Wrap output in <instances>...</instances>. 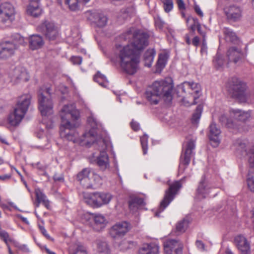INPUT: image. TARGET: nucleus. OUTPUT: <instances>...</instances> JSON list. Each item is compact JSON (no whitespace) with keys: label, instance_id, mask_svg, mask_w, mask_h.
I'll return each instance as SVG.
<instances>
[{"label":"nucleus","instance_id":"nucleus-1","mask_svg":"<svg viewBox=\"0 0 254 254\" xmlns=\"http://www.w3.org/2000/svg\"><path fill=\"white\" fill-rule=\"evenodd\" d=\"M79 116V112L73 104L64 106L61 112L60 134L69 141L88 146L94 142L97 134L95 129L100 127L101 124L94 116L91 115L88 118L87 122L91 129L79 136L78 133L74 129L78 126L76 121Z\"/></svg>","mask_w":254,"mask_h":254},{"label":"nucleus","instance_id":"nucleus-2","mask_svg":"<svg viewBox=\"0 0 254 254\" xmlns=\"http://www.w3.org/2000/svg\"><path fill=\"white\" fill-rule=\"evenodd\" d=\"M132 38L130 44L117 47V53L122 69L129 74H134L137 70L139 51L148 44L147 35L130 28L124 35L125 40Z\"/></svg>","mask_w":254,"mask_h":254},{"label":"nucleus","instance_id":"nucleus-3","mask_svg":"<svg viewBox=\"0 0 254 254\" xmlns=\"http://www.w3.org/2000/svg\"><path fill=\"white\" fill-rule=\"evenodd\" d=\"M173 84L165 80H156L146 89L145 95L146 100L151 104H157L161 99L166 103L172 100Z\"/></svg>","mask_w":254,"mask_h":254},{"label":"nucleus","instance_id":"nucleus-4","mask_svg":"<svg viewBox=\"0 0 254 254\" xmlns=\"http://www.w3.org/2000/svg\"><path fill=\"white\" fill-rule=\"evenodd\" d=\"M51 88L43 86L38 91V109L43 117V122L47 129L54 127L53 122L50 120L47 121L46 118L53 113V103L51 97Z\"/></svg>","mask_w":254,"mask_h":254},{"label":"nucleus","instance_id":"nucleus-5","mask_svg":"<svg viewBox=\"0 0 254 254\" xmlns=\"http://www.w3.org/2000/svg\"><path fill=\"white\" fill-rule=\"evenodd\" d=\"M230 93L242 103H251L254 100V93L248 89L246 83L237 77L230 81Z\"/></svg>","mask_w":254,"mask_h":254},{"label":"nucleus","instance_id":"nucleus-6","mask_svg":"<svg viewBox=\"0 0 254 254\" xmlns=\"http://www.w3.org/2000/svg\"><path fill=\"white\" fill-rule=\"evenodd\" d=\"M32 96L24 94L19 97L16 106L8 118V122L12 126H17L26 113L31 103Z\"/></svg>","mask_w":254,"mask_h":254},{"label":"nucleus","instance_id":"nucleus-7","mask_svg":"<svg viewBox=\"0 0 254 254\" xmlns=\"http://www.w3.org/2000/svg\"><path fill=\"white\" fill-rule=\"evenodd\" d=\"M83 199L88 205L94 208H98L108 204L112 199V195L104 192L84 193Z\"/></svg>","mask_w":254,"mask_h":254},{"label":"nucleus","instance_id":"nucleus-8","mask_svg":"<svg viewBox=\"0 0 254 254\" xmlns=\"http://www.w3.org/2000/svg\"><path fill=\"white\" fill-rule=\"evenodd\" d=\"M194 138L188 139L183 145L182 152L180 157V163L179 167V172L183 174L186 168L190 163V158L193 154L195 149Z\"/></svg>","mask_w":254,"mask_h":254},{"label":"nucleus","instance_id":"nucleus-9","mask_svg":"<svg viewBox=\"0 0 254 254\" xmlns=\"http://www.w3.org/2000/svg\"><path fill=\"white\" fill-rule=\"evenodd\" d=\"M182 184L180 181H176L171 184L169 189L166 190L163 200L161 201L158 211L155 213V216H160V213L163 211L170 202L174 199L179 190L181 188Z\"/></svg>","mask_w":254,"mask_h":254},{"label":"nucleus","instance_id":"nucleus-10","mask_svg":"<svg viewBox=\"0 0 254 254\" xmlns=\"http://www.w3.org/2000/svg\"><path fill=\"white\" fill-rule=\"evenodd\" d=\"M130 224L126 222H119L113 225L109 230V234L113 239L124 236L130 230Z\"/></svg>","mask_w":254,"mask_h":254},{"label":"nucleus","instance_id":"nucleus-11","mask_svg":"<svg viewBox=\"0 0 254 254\" xmlns=\"http://www.w3.org/2000/svg\"><path fill=\"white\" fill-rule=\"evenodd\" d=\"M15 10L9 2H4L0 5V20L2 22H11L14 18Z\"/></svg>","mask_w":254,"mask_h":254},{"label":"nucleus","instance_id":"nucleus-12","mask_svg":"<svg viewBox=\"0 0 254 254\" xmlns=\"http://www.w3.org/2000/svg\"><path fill=\"white\" fill-rule=\"evenodd\" d=\"M17 48V44L14 41H5L0 44V59H6L11 57Z\"/></svg>","mask_w":254,"mask_h":254},{"label":"nucleus","instance_id":"nucleus-13","mask_svg":"<svg viewBox=\"0 0 254 254\" xmlns=\"http://www.w3.org/2000/svg\"><path fill=\"white\" fill-rule=\"evenodd\" d=\"M163 246L166 254H182L183 245L179 241L168 239L164 242Z\"/></svg>","mask_w":254,"mask_h":254},{"label":"nucleus","instance_id":"nucleus-14","mask_svg":"<svg viewBox=\"0 0 254 254\" xmlns=\"http://www.w3.org/2000/svg\"><path fill=\"white\" fill-rule=\"evenodd\" d=\"M9 76L11 78V81L14 83L20 81H27L29 79L28 72L24 67L22 66L15 67L9 72Z\"/></svg>","mask_w":254,"mask_h":254},{"label":"nucleus","instance_id":"nucleus-15","mask_svg":"<svg viewBox=\"0 0 254 254\" xmlns=\"http://www.w3.org/2000/svg\"><path fill=\"white\" fill-rule=\"evenodd\" d=\"M182 90L185 92H188L190 94H194L193 96V104H196V100L199 98L201 92L200 85L193 81L184 82L182 85Z\"/></svg>","mask_w":254,"mask_h":254},{"label":"nucleus","instance_id":"nucleus-16","mask_svg":"<svg viewBox=\"0 0 254 254\" xmlns=\"http://www.w3.org/2000/svg\"><path fill=\"white\" fill-rule=\"evenodd\" d=\"M43 32L49 40H54L59 35L57 26L52 22L45 21L42 25Z\"/></svg>","mask_w":254,"mask_h":254},{"label":"nucleus","instance_id":"nucleus-17","mask_svg":"<svg viewBox=\"0 0 254 254\" xmlns=\"http://www.w3.org/2000/svg\"><path fill=\"white\" fill-rule=\"evenodd\" d=\"M227 18L233 21L239 20L242 16V10L237 5H231L224 9Z\"/></svg>","mask_w":254,"mask_h":254},{"label":"nucleus","instance_id":"nucleus-18","mask_svg":"<svg viewBox=\"0 0 254 254\" xmlns=\"http://www.w3.org/2000/svg\"><path fill=\"white\" fill-rule=\"evenodd\" d=\"M88 19L99 27H104L107 23V17L103 14L96 11H88Z\"/></svg>","mask_w":254,"mask_h":254},{"label":"nucleus","instance_id":"nucleus-19","mask_svg":"<svg viewBox=\"0 0 254 254\" xmlns=\"http://www.w3.org/2000/svg\"><path fill=\"white\" fill-rule=\"evenodd\" d=\"M91 171L88 168H85L77 175V180L83 187L88 189L92 187L91 178Z\"/></svg>","mask_w":254,"mask_h":254},{"label":"nucleus","instance_id":"nucleus-20","mask_svg":"<svg viewBox=\"0 0 254 254\" xmlns=\"http://www.w3.org/2000/svg\"><path fill=\"white\" fill-rule=\"evenodd\" d=\"M235 244L242 254H248L250 251V244L247 239L242 235H239L235 237Z\"/></svg>","mask_w":254,"mask_h":254},{"label":"nucleus","instance_id":"nucleus-21","mask_svg":"<svg viewBox=\"0 0 254 254\" xmlns=\"http://www.w3.org/2000/svg\"><path fill=\"white\" fill-rule=\"evenodd\" d=\"M220 133V130L216 127V124L212 123L209 126L208 136L213 146L216 147L219 144Z\"/></svg>","mask_w":254,"mask_h":254},{"label":"nucleus","instance_id":"nucleus-22","mask_svg":"<svg viewBox=\"0 0 254 254\" xmlns=\"http://www.w3.org/2000/svg\"><path fill=\"white\" fill-rule=\"evenodd\" d=\"M211 189L210 184L206 180L205 178L203 177L199 183L197 189V194L202 198H205L210 193Z\"/></svg>","mask_w":254,"mask_h":254},{"label":"nucleus","instance_id":"nucleus-23","mask_svg":"<svg viewBox=\"0 0 254 254\" xmlns=\"http://www.w3.org/2000/svg\"><path fill=\"white\" fill-rule=\"evenodd\" d=\"M100 143L103 146V148L102 150L100 151L99 156L97 158L96 163L101 169L104 170L109 166V158L106 152L104 151L106 148L104 142L102 140Z\"/></svg>","mask_w":254,"mask_h":254},{"label":"nucleus","instance_id":"nucleus-24","mask_svg":"<svg viewBox=\"0 0 254 254\" xmlns=\"http://www.w3.org/2000/svg\"><path fill=\"white\" fill-rule=\"evenodd\" d=\"M159 246L155 243L145 244L138 250V254H158Z\"/></svg>","mask_w":254,"mask_h":254},{"label":"nucleus","instance_id":"nucleus-25","mask_svg":"<svg viewBox=\"0 0 254 254\" xmlns=\"http://www.w3.org/2000/svg\"><path fill=\"white\" fill-rule=\"evenodd\" d=\"M35 194L36 196V202L35 203V206L36 207H38L41 203L47 208L50 209V202L48 199L47 198V196L45 195V194L42 191V190L36 188L35 190Z\"/></svg>","mask_w":254,"mask_h":254},{"label":"nucleus","instance_id":"nucleus-26","mask_svg":"<svg viewBox=\"0 0 254 254\" xmlns=\"http://www.w3.org/2000/svg\"><path fill=\"white\" fill-rule=\"evenodd\" d=\"M231 116L235 119L245 122L250 118V114L248 112L243 111L239 109H232L230 111Z\"/></svg>","mask_w":254,"mask_h":254},{"label":"nucleus","instance_id":"nucleus-27","mask_svg":"<svg viewBox=\"0 0 254 254\" xmlns=\"http://www.w3.org/2000/svg\"><path fill=\"white\" fill-rule=\"evenodd\" d=\"M93 229L97 231H100L104 229L106 224V219L105 217L101 214H95L94 217Z\"/></svg>","mask_w":254,"mask_h":254},{"label":"nucleus","instance_id":"nucleus-28","mask_svg":"<svg viewBox=\"0 0 254 254\" xmlns=\"http://www.w3.org/2000/svg\"><path fill=\"white\" fill-rule=\"evenodd\" d=\"M242 50L236 47H231L227 52V56L230 62L237 63L241 58Z\"/></svg>","mask_w":254,"mask_h":254},{"label":"nucleus","instance_id":"nucleus-29","mask_svg":"<svg viewBox=\"0 0 254 254\" xmlns=\"http://www.w3.org/2000/svg\"><path fill=\"white\" fill-rule=\"evenodd\" d=\"M44 44V41L42 36L39 35H33L29 38L30 48L33 50H36L41 48Z\"/></svg>","mask_w":254,"mask_h":254},{"label":"nucleus","instance_id":"nucleus-30","mask_svg":"<svg viewBox=\"0 0 254 254\" xmlns=\"http://www.w3.org/2000/svg\"><path fill=\"white\" fill-rule=\"evenodd\" d=\"M155 54L156 52L154 49H148L145 52L144 55V64L146 66L150 67L151 66Z\"/></svg>","mask_w":254,"mask_h":254},{"label":"nucleus","instance_id":"nucleus-31","mask_svg":"<svg viewBox=\"0 0 254 254\" xmlns=\"http://www.w3.org/2000/svg\"><path fill=\"white\" fill-rule=\"evenodd\" d=\"M27 13L33 17H38L42 13V10L39 7L38 3L35 5L30 3L27 8Z\"/></svg>","mask_w":254,"mask_h":254},{"label":"nucleus","instance_id":"nucleus-32","mask_svg":"<svg viewBox=\"0 0 254 254\" xmlns=\"http://www.w3.org/2000/svg\"><path fill=\"white\" fill-rule=\"evenodd\" d=\"M97 251L98 254H110L109 245L106 242L97 241Z\"/></svg>","mask_w":254,"mask_h":254},{"label":"nucleus","instance_id":"nucleus-33","mask_svg":"<svg viewBox=\"0 0 254 254\" xmlns=\"http://www.w3.org/2000/svg\"><path fill=\"white\" fill-rule=\"evenodd\" d=\"M94 80L103 87L106 88L109 86V81L106 77L99 71L94 76Z\"/></svg>","mask_w":254,"mask_h":254},{"label":"nucleus","instance_id":"nucleus-34","mask_svg":"<svg viewBox=\"0 0 254 254\" xmlns=\"http://www.w3.org/2000/svg\"><path fill=\"white\" fill-rule=\"evenodd\" d=\"M145 205L144 199L138 197H135L131 199L129 201V207L130 209L134 210L137 209L138 206Z\"/></svg>","mask_w":254,"mask_h":254},{"label":"nucleus","instance_id":"nucleus-35","mask_svg":"<svg viewBox=\"0 0 254 254\" xmlns=\"http://www.w3.org/2000/svg\"><path fill=\"white\" fill-rule=\"evenodd\" d=\"M225 35V38L226 41L230 42H235L237 40V37L233 31L228 28H225L223 30Z\"/></svg>","mask_w":254,"mask_h":254},{"label":"nucleus","instance_id":"nucleus-36","mask_svg":"<svg viewBox=\"0 0 254 254\" xmlns=\"http://www.w3.org/2000/svg\"><path fill=\"white\" fill-rule=\"evenodd\" d=\"M189 223V221L187 218H185L176 224V230L179 233H183L185 232L187 229Z\"/></svg>","mask_w":254,"mask_h":254},{"label":"nucleus","instance_id":"nucleus-37","mask_svg":"<svg viewBox=\"0 0 254 254\" xmlns=\"http://www.w3.org/2000/svg\"><path fill=\"white\" fill-rule=\"evenodd\" d=\"M69 254H87L86 248L81 245L74 246L69 250Z\"/></svg>","mask_w":254,"mask_h":254},{"label":"nucleus","instance_id":"nucleus-38","mask_svg":"<svg viewBox=\"0 0 254 254\" xmlns=\"http://www.w3.org/2000/svg\"><path fill=\"white\" fill-rule=\"evenodd\" d=\"M136 246L134 242L124 240L119 245V248L121 251H125L129 249H131Z\"/></svg>","mask_w":254,"mask_h":254},{"label":"nucleus","instance_id":"nucleus-39","mask_svg":"<svg viewBox=\"0 0 254 254\" xmlns=\"http://www.w3.org/2000/svg\"><path fill=\"white\" fill-rule=\"evenodd\" d=\"M203 107L201 105H199L196 107L195 112L193 113L192 117V122L197 124L200 118Z\"/></svg>","mask_w":254,"mask_h":254},{"label":"nucleus","instance_id":"nucleus-40","mask_svg":"<svg viewBox=\"0 0 254 254\" xmlns=\"http://www.w3.org/2000/svg\"><path fill=\"white\" fill-rule=\"evenodd\" d=\"M79 0H65V4L68 5L69 9L72 11H76L79 9Z\"/></svg>","mask_w":254,"mask_h":254},{"label":"nucleus","instance_id":"nucleus-41","mask_svg":"<svg viewBox=\"0 0 254 254\" xmlns=\"http://www.w3.org/2000/svg\"><path fill=\"white\" fill-rule=\"evenodd\" d=\"M168 59V56L166 54H161L159 55L158 60L157 63L158 68H163L166 64Z\"/></svg>","mask_w":254,"mask_h":254},{"label":"nucleus","instance_id":"nucleus-42","mask_svg":"<svg viewBox=\"0 0 254 254\" xmlns=\"http://www.w3.org/2000/svg\"><path fill=\"white\" fill-rule=\"evenodd\" d=\"M247 155L249 167L254 169V145L249 150Z\"/></svg>","mask_w":254,"mask_h":254},{"label":"nucleus","instance_id":"nucleus-43","mask_svg":"<svg viewBox=\"0 0 254 254\" xmlns=\"http://www.w3.org/2000/svg\"><path fill=\"white\" fill-rule=\"evenodd\" d=\"M148 136L146 134H144L143 135L140 137V143L142 146L143 153L144 155L146 154L147 152V142H148Z\"/></svg>","mask_w":254,"mask_h":254},{"label":"nucleus","instance_id":"nucleus-44","mask_svg":"<svg viewBox=\"0 0 254 254\" xmlns=\"http://www.w3.org/2000/svg\"><path fill=\"white\" fill-rule=\"evenodd\" d=\"M186 22L189 28L191 29L192 32L197 29V23H198L197 19H195L192 17H189L187 19Z\"/></svg>","mask_w":254,"mask_h":254},{"label":"nucleus","instance_id":"nucleus-45","mask_svg":"<svg viewBox=\"0 0 254 254\" xmlns=\"http://www.w3.org/2000/svg\"><path fill=\"white\" fill-rule=\"evenodd\" d=\"M0 238L5 242L6 245H7L9 242L13 244V242H15L10 237L7 232L3 230H0Z\"/></svg>","mask_w":254,"mask_h":254},{"label":"nucleus","instance_id":"nucleus-46","mask_svg":"<svg viewBox=\"0 0 254 254\" xmlns=\"http://www.w3.org/2000/svg\"><path fill=\"white\" fill-rule=\"evenodd\" d=\"M163 3V8L166 12H169L173 8V0H161Z\"/></svg>","mask_w":254,"mask_h":254},{"label":"nucleus","instance_id":"nucleus-47","mask_svg":"<svg viewBox=\"0 0 254 254\" xmlns=\"http://www.w3.org/2000/svg\"><path fill=\"white\" fill-rule=\"evenodd\" d=\"M224 63V60L221 56L217 55L214 57L213 64L217 68L221 67L223 65Z\"/></svg>","mask_w":254,"mask_h":254},{"label":"nucleus","instance_id":"nucleus-48","mask_svg":"<svg viewBox=\"0 0 254 254\" xmlns=\"http://www.w3.org/2000/svg\"><path fill=\"white\" fill-rule=\"evenodd\" d=\"M248 187L251 191L254 192V176L248 175L247 178Z\"/></svg>","mask_w":254,"mask_h":254},{"label":"nucleus","instance_id":"nucleus-49","mask_svg":"<svg viewBox=\"0 0 254 254\" xmlns=\"http://www.w3.org/2000/svg\"><path fill=\"white\" fill-rule=\"evenodd\" d=\"M219 121L222 123V124L228 127H230L232 126V123L228 120L225 115H222L219 117Z\"/></svg>","mask_w":254,"mask_h":254},{"label":"nucleus","instance_id":"nucleus-50","mask_svg":"<svg viewBox=\"0 0 254 254\" xmlns=\"http://www.w3.org/2000/svg\"><path fill=\"white\" fill-rule=\"evenodd\" d=\"M234 145L238 150H243L245 149L246 143L244 142L241 139H237L234 143Z\"/></svg>","mask_w":254,"mask_h":254},{"label":"nucleus","instance_id":"nucleus-51","mask_svg":"<svg viewBox=\"0 0 254 254\" xmlns=\"http://www.w3.org/2000/svg\"><path fill=\"white\" fill-rule=\"evenodd\" d=\"M131 10V8H126L122 9L121 11L120 16L121 18H122L124 19H125L129 16V12Z\"/></svg>","mask_w":254,"mask_h":254},{"label":"nucleus","instance_id":"nucleus-52","mask_svg":"<svg viewBox=\"0 0 254 254\" xmlns=\"http://www.w3.org/2000/svg\"><path fill=\"white\" fill-rule=\"evenodd\" d=\"M13 244L15 247L23 252L28 253L29 252V249L25 245H20L17 242H13Z\"/></svg>","mask_w":254,"mask_h":254},{"label":"nucleus","instance_id":"nucleus-53","mask_svg":"<svg viewBox=\"0 0 254 254\" xmlns=\"http://www.w3.org/2000/svg\"><path fill=\"white\" fill-rule=\"evenodd\" d=\"M200 52L202 56H206L207 55V47L206 42L205 39H203L202 40Z\"/></svg>","mask_w":254,"mask_h":254},{"label":"nucleus","instance_id":"nucleus-54","mask_svg":"<svg viewBox=\"0 0 254 254\" xmlns=\"http://www.w3.org/2000/svg\"><path fill=\"white\" fill-rule=\"evenodd\" d=\"M91 178L92 182L93 181L96 184H99L100 183L102 179L99 175L92 172H91Z\"/></svg>","mask_w":254,"mask_h":254},{"label":"nucleus","instance_id":"nucleus-55","mask_svg":"<svg viewBox=\"0 0 254 254\" xmlns=\"http://www.w3.org/2000/svg\"><path fill=\"white\" fill-rule=\"evenodd\" d=\"M37 136L39 138H44L47 143L50 141V137L48 135H45L43 130L38 132L37 134Z\"/></svg>","mask_w":254,"mask_h":254},{"label":"nucleus","instance_id":"nucleus-56","mask_svg":"<svg viewBox=\"0 0 254 254\" xmlns=\"http://www.w3.org/2000/svg\"><path fill=\"white\" fill-rule=\"evenodd\" d=\"M39 228L41 232V233L43 234V235L48 240L53 241L54 239L52 238L47 233V232L44 227L42 226H39Z\"/></svg>","mask_w":254,"mask_h":254},{"label":"nucleus","instance_id":"nucleus-57","mask_svg":"<svg viewBox=\"0 0 254 254\" xmlns=\"http://www.w3.org/2000/svg\"><path fill=\"white\" fill-rule=\"evenodd\" d=\"M155 24L156 25V27L160 29H162L164 24L165 22L162 21L160 18L158 17L155 19Z\"/></svg>","mask_w":254,"mask_h":254},{"label":"nucleus","instance_id":"nucleus-58","mask_svg":"<svg viewBox=\"0 0 254 254\" xmlns=\"http://www.w3.org/2000/svg\"><path fill=\"white\" fill-rule=\"evenodd\" d=\"M70 61L74 64H80L82 62V58L78 56H73L71 58Z\"/></svg>","mask_w":254,"mask_h":254},{"label":"nucleus","instance_id":"nucleus-59","mask_svg":"<svg viewBox=\"0 0 254 254\" xmlns=\"http://www.w3.org/2000/svg\"><path fill=\"white\" fill-rule=\"evenodd\" d=\"M195 245L201 251H205L206 250L204 244L200 240H196L195 242Z\"/></svg>","mask_w":254,"mask_h":254},{"label":"nucleus","instance_id":"nucleus-60","mask_svg":"<svg viewBox=\"0 0 254 254\" xmlns=\"http://www.w3.org/2000/svg\"><path fill=\"white\" fill-rule=\"evenodd\" d=\"M130 126L132 129H133L135 131H137L139 129V124L137 122H135L133 120H132V122L130 123Z\"/></svg>","mask_w":254,"mask_h":254},{"label":"nucleus","instance_id":"nucleus-61","mask_svg":"<svg viewBox=\"0 0 254 254\" xmlns=\"http://www.w3.org/2000/svg\"><path fill=\"white\" fill-rule=\"evenodd\" d=\"M177 3L180 10L185 9V4L183 0H177Z\"/></svg>","mask_w":254,"mask_h":254},{"label":"nucleus","instance_id":"nucleus-62","mask_svg":"<svg viewBox=\"0 0 254 254\" xmlns=\"http://www.w3.org/2000/svg\"><path fill=\"white\" fill-rule=\"evenodd\" d=\"M54 180L56 182H62L64 181V176H63V175H57V174H55L54 176Z\"/></svg>","mask_w":254,"mask_h":254},{"label":"nucleus","instance_id":"nucleus-63","mask_svg":"<svg viewBox=\"0 0 254 254\" xmlns=\"http://www.w3.org/2000/svg\"><path fill=\"white\" fill-rule=\"evenodd\" d=\"M199 42H200L199 38L197 36H195L193 38L191 43H192V44L193 46L196 47L199 45Z\"/></svg>","mask_w":254,"mask_h":254},{"label":"nucleus","instance_id":"nucleus-64","mask_svg":"<svg viewBox=\"0 0 254 254\" xmlns=\"http://www.w3.org/2000/svg\"><path fill=\"white\" fill-rule=\"evenodd\" d=\"M194 10L196 13L200 16L202 17L203 15V12L201 11L200 8L198 5H195L194 7Z\"/></svg>","mask_w":254,"mask_h":254}]
</instances>
